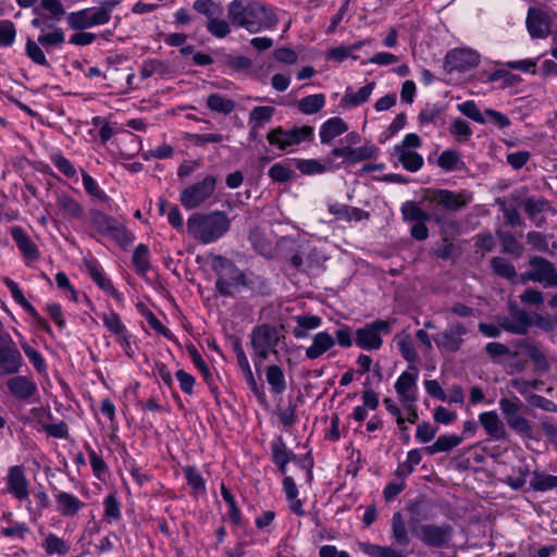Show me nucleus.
Returning a JSON list of instances; mask_svg holds the SVG:
<instances>
[{
    "label": "nucleus",
    "mask_w": 557,
    "mask_h": 557,
    "mask_svg": "<svg viewBox=\"0 0 557 557\" xmlns=\"http://www.w3.org/2000/svg\"><path fill=\"white\" fill-rule=\"evenodd\" d=\"M10 233L27 262H34L39 259L40 253L37 245L21 226H13Z\"/></svg>",
    "instance_id": "nucleus-25"
},
{
    "label": "nucleus",
    "mask_w": 557,
    "mask_h": 557,
    "mask_svg": "<svg viewBox=\"0 0 557 557\" xmlns=\"http://www.w3.org/2000/svg\"><path fill=\"white\" fill-rule=\"evenodd\" d=\"M24 359L9 332L0 325V376L20 373Z\"/></svg>",
    "instance_id": "nucleus-9"
},
{
    "label": "nucleus",
    "mask_w": 557,
    "mask_h": 557,
    "mask_svg": "<svg viewBox=\"0 0 557 557\" xmlns=\"http://www.w3.org/2000/svg\"><path fill=\"white\" fill-rule=\"evenodd\" d=\"M313 137V127L309 125L294 126L289 129L277 126L267 134V140L271 146L286 152L293 151V148L302 141H311Z\"/></svg>",
    "instance_id": "nucleus-6"
},
{
    "label": "nucleus",
    "mask_w": 557,
    "mask_h": 557,
    "mask_svg": "<svg viewBox=\"0 0 557 557\" xmlns=\"http://www.w3.org/2000/svg\"><path fill=\"white\" fill-rule=\"evenodd\" d=\"M272 461L277 467L278 471L285 475L286 468L289 461H298L300 467L306 471L307 480L312 479L313 459L310 454L304 458H298L297 455L287 449L282 436H276L271 442Z\"/></svg>",
    "instance_id": "nucleus-11"
},
{
    "label": "nucleus",
    "mask_w": 557,
    "mask_h": 557,
    "mask_svg": "<svg viewBox=\"0 0 557 557\" xmlns=\"http://www.w3.org/2000/svg\"><path fill=\"white\" fill-rule=\"evenodd\" d=\"M132 263L139 274H145L150 269V251L147 245L139 244L133 253Z\"/></svg>",
    "instance_id": "nucleus-46"
},
{
    "label": "nucleus",
    "mask_w": 557,
    "mask_h": 557,
    "mask_svg": "<svg viewBox=\"0 0 557 557\" xmlns=\"http://www.w3.org/2000/svg\"><path fill=\"white\" fill-rule=\"evenodd\" d=\"M462 436L456 434L441 435L432 445L426 446L424 450L430 456H433L438 453H449L455 447L459 446L462 443Z\"/></svg>",
    "instance_id": "nucleus-33"
},
{
    "label": "nucleus",
    "mask_w": 557,
    "mask_h": 557,
    "mask_svg": "<svg viewBox=\"0 0 557 557\" xmlns=\"http://www.w3.org/2000/svg\"><path fill=\"white\" fill-rule=\"evenodd\" d=\"M400 211L403 220L411 224V237L419 242L425 240L429 237L426 222L431 221L432 215L411 200L404 202ZM433 220L438 225L444 242L451 240L459 233L460 225L456 219L443 213H435Z\"/></svg>",
    "instance_id": "nucleus-1"
},
{
    "label": "nucleus",
    "mask_w": 557,
    "mask_h": 557,
    "mask_svg": "<svg viewBox=\"0 0 557 557\" xmlns=\"http://www.w3.org/2000/svg\"><path fill=\"white\" fill-rule=\"evenodd\" d=\"M419 369L409 364L407 370L404 371L395 382V391L398 395L399 401H417L418 400V382Z\"/></svg>",
    "instance_id": "nucleus-17"
},
{
    "label": "nucleus",
    "mask_w": 557,
    "mask_h": 557,
    "mask_svg": "<svg viewBox=\"0 0 557 557\" xmlns=\"http://www.w3.org/2000/svg\"><path fill=\"white\" fill-rule=\"evenodd\" d=\"M102 321L108 330L117 337L127 333V330L122 323L120 315L113 311L103 313Z\"/></svg>",
    "instance_id": "nucleus-63"
},
{
    "label": "nucleus",
    "mask_w": 557,
    "mask_h": 557,
    "mask_svg": "<svg viewBox=\"0 0 557 557\" xmlns=\"http://www.w3.org/2000/svg\"><path fill=\"white\" fill-rule=\"evenodd\" d=\"M184 474L188 485L195 491L196 494H203L206 492L205 480L195 467H186L184 469Z\"/></svg>",
    "instance_id": "nucleus-58"
},
{
    "label": "nucleus",
    "mask_w": 557,
    "mask_h": 557,
    "mask_svg": "<svg viewBox=\"0 0 557 557\" xmlns=\"http://www.w3.org/2000/svg\"><path fill=\"white\" fill-rule=\"evenodd\" d=\"M348 131L347 123L338 116L330 117L320 127V140L323 145H330L332 141Z\"/></svg>",
    "instance_id": "nucleus-27"
},
{
    "label": "nucleus",
    "mask_w": 557,
    "mask_h": 557,
    "mask_svg": "<svg viewBox=\"0 0 557 557\" xmlns=\"http://www.w3.org/2000/svg\"><path fill=\"white\" fill-rule=\"evenodd\" d=\"M57 205H58L59 209L62 210L66 216L74 218V219H82L83 208L71 196H69V195L59 196Z\"/></svg>",
    "instance_id": "nucleus-49"
},
{
    "label": "nucleus",
    "mask_w": 557,
    "mask_h": 557,
    "mask_svg": "<svg viewBox=\"0 0 557 557\" xmlns=\"http://www.w3.org/2000/svg\"><path fill=\"white\" fill-rule=\"evenodd\" d=\"M42 546L48 555H65L70 549L69 544L53 533L46 536Z\"/></svg>",
    "instance_id": "nucleus-52"
},
{
    "label": "nucleus",
    "mask_w": 557,
    "mask_h": 557,
    "mask_svg": "<svg viewBox=\"0 0 557 557\" xmlns=\"http://www.w3.org/2000/svg\"><path fill=\"white\" fill-rule=\"evenodd\" d=\"M297 326L293 330V335L297 339L306 338L309 330L319 327L322 323V319L318 315H297L295 318Z\"/></svg>",
    "instance_id": "nucleus-38"
},
{
    "label": "nucleus",
    "mask_w": 557,
    "mask_h": 557,
    "mask_svg": "<svg viewBox=\"0 0 557 557\" xmlns=\"http://www.w3.org/2000/svg\"><path fill=\"white\" fill-rule=\"evenodd\" d=\"M86 269L92 281L106 293L115 298L116 300H121L122 296L117 292V289L112 285L111 281L107 278L101 265L96 260H89L85 263Z\"/></svg>",
    "instance_id": "nucleus-26"
},
{
    "label": "nucleus",
    "mask_w": 557,
    "mask_h": 557,
    "mask_svg": "<svg viewBox=\"0 0 557 557\" xmlns=\"http://www.w3.org/2000/svg\"><path fill=\"white\" fill-rule=\"evenodd\" d=\"M64 32L55 28L53 32L38 36L37 41L49 52L51 48L61 47L64 44Z\"/></svg>",
    "instance_id": "nucleus-54"
},
{
    "label": "nucleus",
    "mask_w": 557,
    "mask_h": 557,
    "mask_svg": "<svg viewBox=\"0 0 557 557\" xmlns=\"http://www.w3.org/2000/svg\"><path fill=\"white\" fill-rule=\"evenodd\" d=\"M170 73L169 65L158 59H148L144 61L140 67V77L141 79H147L153 75L164 76Z\"/></svg>",
    "instance_id": "nucleus-45"
},
{
    "label": "nucleus",
    "mask_w": 557,
    "mask_h": 557,
    "mask_svg": "<svg viewBox=\"0 0 557 557\" xmlns=\"http://www.w3.org/2000/svg\"><path fill=\"white\" fill-rule=\"evenodd\" d=\"M329 211L336 220L346 222H359L370 218V213L368 211L344 203H332L329 206Z\"/></svg>",
    "instance_id": "nucleus-29"
},
{
    "label": "nucleus",
    "mask_w": 557,
    "mask_h": 557,
    "mask_svg": "<svg viewBox=\"0 0 557 557\" xmlns=\"http://www.w3.org/2000/svg\"><path fill=\"white\" fill-rule=\"evenodd\" d=\"M508 315L497 317V322L504 331L515 335H525L533 325L532 314L516 302L508 304Z\"/></svg>",
    "instance_id": "nucleus-14"
},
{
    "label": "nucleus",
    "mask_w": 557,
    "mask_h": 557,
    "mask_svg": "<svg viewBox=\"0 0 557 557\" xmlns=\"http://www.w3.org/2000/svg\"><path fill=\"white\" fill-rule=\"evenodd\" d=\"M9 393L17 400L33 403L38 399V387L36 382L28 375L13 374L7 381Z\"/></svg>",
    "instance_id": "nucleus-18"
},
{
    "label": "nucleus",
    "mask_w": 557,
    "mask_h": 557,
    "mask_svg": "<svg viewBox=\"0 0 557 557\" xmlns=\"http://www.w3.org/2000/svg\"><path fill=\"white\" fill-rule=\"evenodd\" d=\"M480 63V55L471 49H453L445 57V66L449 72H466Z\"/></svg>",
    "instance_id": "nucleus-20"
},
{
    "label": "nucleus",
    "mask_w": 557,
    "mask_h": 557,
    "mask_svg": "<svg viewBox=\"0 0 557 557\" xmlns=\"http://www.w3.org/2000/svg\"><path fill=\"white\" fill-rule=\"evenodd\" d=\"M267 382L273 394L280 395L286 389V381L281 367L269 366L265 371Z\"/></svg>",
    "instance_id": "nucleus-42"
},
{
    "label": "nucleus",
    "mask_w": 557,
    "mask_h": 557,
    "mask_svg": "<svg viewBox=\"0 0 557 557\" xmlns=\"http://www.w3.org/2000/svg\"><path fill=\"white\" fill-rule=\"evenodd\" d=\"M522 205L528 216L535 220L536 215L546 209L548 202L544 198L529 197L522 201Z\"/></svg>",
    "instance_id": "nucleus-62"
},
{
    "label": "nucleus",
    "mask_w": 557,
    "mask_h": 557,
    "mask_svg": "<svg viewBox=\"0 0 557 557\" xmlns=\"http://www.w3.org/2000/svg\"><path fill=\"white\" fill-rule=\"evenodd\" d=\"M334 346L335 339L330 333L325 331L318 332L312 337V344L306 349V357L310 360H315Z\"/></svg>",
    "instance_id": "nucleus-30"
},
{
    "label": "nucleus",
    "mask_w": 557,
    "mask_h": 557,
    "mask_svg": "<svg viewBox=\"0 0 557 557\" xmlns=\"http://www.w3.org/2000/svg\"><path fill=\"white\" fill-rule=\"evenodd\" d=\"M457 109L463 115H466L467 117L471 119L472 121H474L476 123H480V124L486 123L484 112L482 113L480 111L479 107L476 106V103L473 100H467L462 103H459L457 106Z\"/></svg>",
    "instance_id": "nucleus-59"
},
{
    "label": "nucleus",
    "mask_w": 557,
    "mask_h": 557,
    "mask_svg": "<svg viewBox=\"0 0 557 557\" xmlns=\"http://www.w3.org/2000/svg\"><path fill=\"white\" fill-rule=\"evenodd\" d=\"M240 288H247L258 294H269V286L265 278L252 272H245Z\"/></svg>",
    "instance_id": "nucleus-48"
},
{
    "label": "nucleus",
    "mask_w": 557,
    "mask_h": 557,
    "mask_svg": "<svg viewBox=\"0 0 557 557\" xmlns=\"http://www.w3.org/2000/svg\"><path fill=\"white\" fill-rule=\"evenodd\" d=\"M5 491L18 502L28 500V480L22 466H12L9 468L5 478Z\"/></svg>",
    "instance_id": "nucleus-22"
},
{
    "label": "nucleus",
    "mask_w": 557,
    "mask_h": 557,
    "mask_svg": "<svg viewBox=\"0 0 557 557\" xmlns=\"http://www.w3.org/2000/svg\"><path fill=\"white\" fill-rule=\"evenodd\" d=\"M525 24L532 38H546L550 34L552 18L545 10L529 8Z\"/></svg>",
    "instance_id": "nucleus-23"
},
{
    "label": "nucleus",
    "mask_w": 557,
    "mask_h": 557,
    "mask_svg": "<svg viewBox=\"0 0 557 557\" xmlns=\"http://www.w3.org/2000/svg\"><path fill=\"white\" fill-rule=\"evenodd\" d=\"M5 286L10 289L12 298L27 313H34V306L24 297L22 289L10 277L3 280Z\"/></svg>",
    "instance_id": "nucleus-55"
},
{
    "label": "nucleus",
    "mask_w": 557,
    "mask_h": 557,
    "mask_svg": "<svg viewBox=\"0 0 557 557\" xmlns=\"http://www.w3.org/2000/svg\"><path fill=\"white\" fill-rule=\"evenodd\" d=\"M497 237L502 244V251L507 255H512L519 258L523 253V245L517 240V238L509 232L498 231Z\"/></svg>",
    "instance_id": "nucleus-44"
},
{
    "label": "nucleus",
    "mask_w": 557,
    "mask_h": 557,
    "mask_svg": "<svg viewBox=\"0 0 557 557\" xmlns=\"http://www.w3.org/2000/svg\"><path fill=\"white\" fill-rule=\"evenodd\" d=\"M326 102L324 94H314L306 96L296 102L297 109L307 115L318 113Z\"/></svg>",
    "instance_id": "nucleus-37"
},
{
    "label": "nucleus",
    "mask_w": 557,
    "mask_h": 557,
    "mask_svg": "<svg viewBox=\"0 0 557 557\" xmlns=\"http://www.w3.org/2000/svg\"><path fill=\"white\" fill-rule=\"evenodd\" d=\"M393 156L409 172H417L423 165V158L416 151L394 148Z\"/></svg>",
    "instance_id": "nucleus-34"
},
{
    "label": "nucleus",
    "mask_w": 557,
    "mask_h": 557,
    "mask_svg": "<svg viewBox=\"0 0 557 557\" xmlns=\"http://www.w3.org/2000/svg\"><path fill=\"white\" fill-rule=\"evenodd\" d=\"M459 163H462L459 152L451 149L444 150L437 159L438 166L446 172L458 169Z\"/></svg>",
    "instance_id": "nucleus-57"
},
{
    "label": "nucleus",
    "mask_w": 557,
    "mask_h": 557,
    "mask_svg": "<svg viewBox=\"0 0 557 557\" xmlns=\"http://www.w3.org/2000/svg\"><path fill=\"white\" fill-rule=\"evenodd\" d=\"M531 487L537 492H546L557 487V475L535 471L530 482Z\"/></svg>",
    "instance_id": "nucleus-50"
},
{
    "label": "nucleus",
    "mask_w": 557,
    "mask_h": 557,
    "mask_svg": "<svg viewBox=\"0 0 557 557\" xmlns=\"http://www.w3.org/2000/svg\"><path fill=\"white\" fill-rule=\"evenodd\" d=\"M21 347L28 358L29 362L33 364L35 370L39 373H46L47 372V363L42 355L33 348L28 343L24 342L21 344Z\"/></svg>",
    "instance_id": "nucleus-53"
},
{
    "label": "nucleus",
    "mask_w": 557,
    "mask_h": 557,
    "mask_svg": "<svg viewBox=\"0 0 557 557\" xmlns=\"http://www.w3.org/2000/svg\"><path fill=\"white\" fill-rule=\"evenodd\" d=\"M516 346L520 349H523L528 354L536 370L541 372H546L549 370L550 364L545 354L537 346L530 344L527 341H519L517 342Z\"/></svg>",
    "instance_id": "nucleus-35"
},
{
    "label": "nucleus",
    "mask_w": 557,
    "mask_h": 557,
    "mask_svg": "<svg viewBox=\"0 0 557 557\" xmlns=\"http://www.w3.org/2000/svg\"><path fill=\"white\" fill-rule=\"evenodd\" d=\"M207 107L213 112L228 115L235 110L236 103L221 94H211L207 98Z\"/></svg>",
    "instance_id": "nucleus-41"
},
{
    "label": "nucleus",
    "mask_w": 557,
    "mask_h": 557,
    "mask_svg": "<svg viewBox=\"0 0 557 557\" xmlns=\"http://www.w3.org/2000/svg\"><path fill=\"white\" fill-rule=\"evenodd\" d=\"M394 342L406 361L414 362L418 359V354L410 334L405 332L396 334Z\"/></svg>",
    "instance_id": "nucleus-43"
},
{
    "label": "nucleus",
    "mask_w": 557,
    "mask_h": 557,
    "mask_svg": "<svg viewBox=\"0 0 557 557\" xmlns=\"http://www.w3.org/2000/svg\"><path fill=\"white\" fill-rule=\"evenodd\" d=\"M41 45L38 41L33 39H27L25 46L26 55L36 64L49 67L50 64L46 59V55L40 47Z\"/></svg>",
    "instance_id": "nucleus-56"
},
{
    "label": "nucleus",
    "mask_w": 557,
    "mask_h": 557,
    "mask_svg": "<svg viewBox=\"0 0 557 557\" xmlns=\"http://www.w3.org/2000/svg\"><path fill=\"white\" fill-rule=\"evenodd\" d=\"M90 222L97 232L102 235H110L122 247L128 246L134 240V236L127 232L123 224L99 210L90 211Z\"/></svg>",
    "instance_id": "nucleus-10"
},
{
    "label": "nucleus",
    "mask_w": 557,
    "mask_h": 557,
    "mask_svg": "<svg viewBox=\"0 0 557 557\" xmlns=\"http://www.w3.org/2000/svg\"><path fill=\"white\" fill-rule=\"evenodd\" d=\"M211 269L216 275L215 289L225 297H233L240 290L245 271H242L233 260L215 256L211 261Z\"/></svg>",
    "instance_id": "nucleus-5"
},
{
    "label": "nucleus",
    "mask_w": 557,
    "mask_h": 557,
    "mask_svg": "<svg viewBox=\"0 0 557 557\" xmlns=\"http://www.w3.org/2000/svg\"><path fill=\"white\" fill-rule=\"evenodd\" d=\"M206 26L208 32L216 38H224L231 33L228 22L222 18L210 17Z\"/></svg>",
    "instance_id": "nucleus-64"
},
{
    "label": "nucleus",
    "mask_w": 557,
    "mask_h": 557,
    "mask_svg": "<svg viewBox=\"0 0 557 557\" xmlns=\"http://www.w3.org/2000/svg\"><path fill=\"white\" fill-rule=\"evenodd\" d=\"M281 336L276 327L270 324L256 326L250 334V344L253 349L255 366H260L272 352L277 354L276 346Z\"/></svg>",
    "instance_id": "nucleus-7"
},
{
    "label": "nucleus",
    "mask_w": 557,
    "mask_h": 557,
    "mask_svg": "<svg viewBox=\"0 0 557 557\" xmlns=\"http://www.w3.org/2000/svg\"><path fill=\"white\" fill-rule=\"evenodd\" d=\"M484 350L488 356L490 360L495 364L503 363L504 357L517 356V352H511L510 348L499 342H490L485 345Z\"/></svg>",
    "instance_id": "nucleus-47"
},
{
    "label": "nucleus",
    "mask_w": 557,
    "mask_h": 557,
    "mask_svg": "<svg viewBox=\"0 0 557 557\" xmlns=\"http://www.w3.org/2000/svg\"><path fill=\"white\" fill-rule=\"evenodd\" d=\"M468 333L469 330L465 324L451 321L448 322L445 330L433 335V342L441 350L457 352L461 348Z\"/></svg>",
    "instance_id": "nucleus-15"
},
{
    "label": "nucleus",
    "mask_w": 557,
    "mask_h": 557,
    "mask_svg": "<svg viewBox=\"0 0 557 557\" xmlns=\"http://www.w3.org/2000/svg\"><path fill=\"white\" fill-rule=\"evenodd\" d=\"M296 166L305 175L322 174L339 168L329 158L323 160V162L315 159L297 160Z\"/></svg>",
    "instance_id": "nucleus-31"
},
{
    "label": "nucleus",
    "mask_w": 557,
    "mask_h": 557,
    "mask_svg": "<svg viewBox=\"0 0 557 557\" xmlns=\"http://www.w3.org/2000/svg\"><path fill=\"white\" fill-rule=\"evenodd\" d=\"M231 226V220L224 211L207 214L195 213L187 220L188 233L202 244H210L221 238Z\"/></svg>",
    "instance_id": "nucleus-3"
},
{
    "label": "nucleus",
    "mask_w": 557,
    "mask_h": 557,
    "mask_svg": "<svg viewBox=\"0 0 557 557\" xmlns=\"http://www.w3.org/2000/svg\"><path fill=\"white\" fill-rule=\"evenodd\" d=\"M522 401L519 397L500 398L499 409L508 426L518 434L530 436L532 426L530 421L521 414Z\"/></svg>",
    "instance_id": "nucleus-13"
},
{
    "label": "nucleus",
    "mask_w": 557,
    "mask_h": 557,
    "mask_svg": "<svg viewBox=\"0 0 557 557\" xmlns=\"http://www.w3.org/2000/svg\"><path fill=\"white\" fill-rule=\"evenodd\" d=\"M57 509L64 517H73L83 507L84 503L81 502L75 495L59 491L55 495Z\"/></svg>",
    "instance_id": "nucleus-32"
},
{
    "label": "nucleus",
    "mask_w": 557,
    "mask_h": 557,
    "mask_svg": "<svg viewBox=\"0 0 557 557\" xmlns=\"http://www.w3.org/2000/svg\"><path fill=\"white\" fill-rule=\"evenodd\" d=\"M429 199L437 202L449 211H459L471 202L472 197L467 191L455 193L448 189H432Z\"/></svg>",
    "instance_id": "nucleus-21"
},
{
    "label": "nucleus",
    "mask_w": 557,
    "mask_h": 557,
    "mask_svg": "<svg viewBox=\"0 0 557 557\" xmlns=\"http://www.w3.org/2000/svg\"><path fill=\"white\" fill-rule=\"evenodd\" d=\"M377 149L373 145H364L351 148L347 164H355L361 161L372 159L376 156Z\"/></svg>",
    "instance_id": "nucleus-61"
},
{
    "label": "nucleus",
    "mask_w": 557,
    "mask_h": 557,
    "mask_svg": "<svg viewBox=\"0 0 557 557\" xmlns=\"http://www.w3.org/2000/svg\"><path fill=\"white\" fill-rule=\"evenodd\" d=\"M479 422L491 438L504 441L508 437L505 424L495 410L480 413Z\"/></svg>",
    "instance_id": "nucleus-24"
},
{
    "label": "nucleus",
    "mask_w": 557,
    "mask_h": 557,
    "mask_svg": "<svg viewBox=\"0 0 557 557\" xmlns=\"http://www.w3.org/2000/svg\"><path fill=\"white\" fill-rule=\"evenodd\" d=\"M227 17L234 26L252 34L274 27L277 23L275 14L258 1L233 0L227 5Z\"/></svg>",
    "instance_id": "nucleus-2"
},
{
    "label": "nucleus",
    "mask_w": 557,
    "mask_h": 557,
    "mask_svg": "<svg viewBox=\"0 0 557 557\" xmlns=\"http://www.w3.org/2000/svg\"><path fill=\"white\" fill-rule=\"evenodd\" d=\"M406 510L408 512L409 522H421L431 517L432 505L428 500L419 498L409 502Z\"/></svg>",
    "instance_id": "nucleus-36"
},
{
    "label": "nucleus",
    "mask_w": 557,
    "mask_h": 557,
    "mask_svg": "<svg viewBox=\"0 0 557 557\" xmlns=\"http://www.w3.org/2000/svg\"><path fill=\"white\" fill-rule=\"evenodd\" d=\"M392 332V322L375 320L358 327L355 332V344L363 350H379L383 345V336Z\"/></svg>",
    "instance_id": "nucleus-8"
},
{
    "label": "nucleus",
    "mask_w": 557,
    "mask_h": 557,
    "mask_svg": "<svg viewBox=\"0 0 557 557\" xmlns=\"http://www.w3.org/2000/svg\"><path fill=\"white\" fill-rule=\"evenodd\" d=\"M216 180L213 175L206 176L201 182L186 187L181 193V202L186 209H195L209 199L214 193Z\"/></svg>",
    "instance_id": "nucleus-16"
},
{
    "label": "nucleus",
    "mask_w": 557,
    "mask_h": 557,
    "mask_svg": "<svg viewBox=\"0 0 557 557\" xmlns=\"http://www.w3.org/2000/svg\"><path fill=\"white\" fill-rule=\"evenodd\" d=\"M33 498H34V505L32 503H29L27 508L30 513V519L37 520L38 518L41 517L42 510L48 507L49 497H48L47 493L42 488H40V490L34 492Z\"/></svg>",
    "instance_id": "nucleus-51"
},
{
    "label": "nucleus",
    "mask_w": 557,
    "mask_h": 557,
    "mask_svg": "<svg viewBox=\"0 0 557 557\" xmlns=\"http://www.w3.org/2000/svg\"><path fill=\"white\" fill-rule=\"evenodd\" d=\"M374 87V82L368 83L356 92L352 90L351 87H347L339 106L343 109H350L366 103L369 100Z\"/></svg>",
    "instance_id": "nucleus-28"
},
{
    "label": "nucleus",
    "mask_w": 557,
    "mask_h": 557,
    "mask_svg": "<svg viewBox=\"0 0 557 557\" xmlns=\"http://www.w3.org/2000/svg\"><path fill=\"white\" fill-rule=\"evenodd\" d=\"M83 186L88 195L102 201L108 202L109 196L99 187L97 182L86 172L82 175Z\"/></svg>",
    "instance_id": "nucleus-60"
},
{
    "label": "nucleus",
    "mask_w": 557,
    "mask_h": 557,
    "mask_svg": "<svg viewBox=\"0 0 557 557\" xmlns=\"http://www.w3.org/2000/svg\"><path fill=\"white\" fill-rule=\"evenodd\" d=\"M120 0H104L98 7L82 9L67 14L69 26L74 30H84L106 25L112 17V12Z\"/></svg>",
    "instance_id": "nucleus-4"
},
{
    "label": "nucleus",
    "mask_w": 557,
    "mask_h": 557,
    "mask_svg": "<svg viewBox=\"0 0 557 557\" xmlns=\"http://www.w3.org/2000/svg\"><path fill=\"white\" fill-rule=\"evenodd\" d=\"M529 265L533 273L534 283H540L545 288L555 287L557 270L553 262L543 257L533 256L529 259Z\"/></svg>",
    "instance_id": "nucleus-19"
},
{
    "label": "nucleus",
    "mask_w": 557,
    "mask_h": 557,
    "mask_svg": "<svg viewBox=\"0 0 557 557\" xmlns=\"http://www.w3.org/2000/svg\"><path fill=\"white\" fill-rule=\"evenodd\" d=\"M494 274L513 282L517 278L515 265L504 257H493L490 261Z\"/></svg>",
    "instance_id": "nucleus-40"
},
{
    "label": "nucleus",
    "mask_w": 557,
    "mask_h": 557,
    "mask_svg": "<svg viewBox=\"0 0 557 557\" xmlns=\"http://www.w3.org/2000/svg\"><path fill=\"white\" fill-rule=\"evenodd\" d=\"M450 524H412L411 533L429 547L446 546L453 536Z\"/></svg>",
    "instance_id": "nucleus-12"
},
{
    "label": "nucleus",
    "mask_w": 557,
    "mask_h": 557,
    "mask_svg": "<svg viewBox=\"0 0 557 557\" xmlns=\"http://www.w3.org/2000/svg\"><path fill=\"white\" fill-rule=\"evenodd\" d=\"M275 114V109L268 106L255 107L249 112V125L251 131H259L263 125L271 121Z\"/></svg>",
    "instance_id": "nucleus-39"
}]
</instances>
